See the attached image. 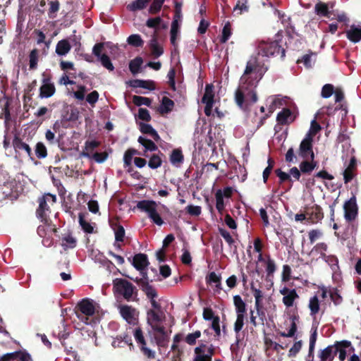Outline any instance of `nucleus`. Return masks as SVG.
I'll use <instances>...</instances> for the list:
<instances>
[{
    "label": "nucleus",
    "instance_id": "nucleus-42",
    "mask_svg": "<svg viewBox=\"0 0 361 361\" xmlns=\"http://www.w3.org/2000/svg\"><path fill=\"white\" fill-rule=\"evenodd\" d=\"M277 121L281 124L290 123L293 121L291 117V112L288 109H284L279 112L277 115Z\"/></svg>",
    "mask_w": 361,
    "mask_h": 361
},
{
    "label": "nucleus",
    "instance_id": "nucleus-45",
    "mask_svg": "<svg viewBox=\"0 0 361 361\" xmlns=\"http://www.w3.org/2000/svg\"><path fill=\"white\" fill-rule=\"evenodd\" d=\"M78 218L79 224L82 227V229L84 231V232L87 233H92L94 232V227L92 226L90 223L87 222L85 219L84 214L82 213H80Z\"/></svg>",
    "mask_w": 361,
    "mask_h": 361
},
{
    "label": "nucleus",
    "instance_id": "nucleus-48",
    "mask_svg": "<svg viewBox=\"0 0 361 361\" xmlns=\"http://www.w3.org/2000/svg\"><path fill=\"white\" fill-rule=\"evenodd\" d=\"M215 198L216 208L220 214H222L225 207L222 190H218L216 192Z\"/></svg>",
    "mask_w": 361,
    "mask_h": 361
},
{
    "label": "nucleus",
    "instance_id": "nucleus-40",
    "mask_svg": "<svg viewBox=\"0 0 361 361\" xmlns=\"http://www.w3.org/2000/svg\"><path fill=\"white\" fill-rule=\"evenodd\" d=\"M140 130L143 134H149L152 135L155 141H158V133L152 127L151 125L147 124L145 123H140Z\"/></svg>",
    "mask_w": 361,
    "mask_h": 361
},
{
    "label": "nucleus",
    "instance_id": "nucleus-13",
    "mask_svg": "<svg viewBox=\"0 0 361 361\" xmlns=\"http://www.w3.org/2000/svg\"><path fill=\"white\" fill-rule=\"evenodd\" d=\"M312 138H310L309 135H306L302 140L299 147L298 155L302 159L314 160V156L312 151Z\"/></svg>",
    "mask_w": 361,
    "mask_h": 361
},
{
    "label": "nucleus",
    "instance_id": "nucleus-18",
    "mask_svg": "<svg viewBox=\"0 0 361 361\" xmlns=\"http://www.w3.org/2000/svg\"><path fill=\"white\" fill-rule=\"evenodd\" d=\"M336 346L337 353H338V358L340 361L345 360L348 353L354 351V348L351 345V343L348 341H342L335 343Z\"/></svg>",
    "mask_w": 361,
    "mask_h": 361
},
{
    "label": "nucleus",
    "instance_id": "nucleus-29",
    "mask_svg": "<svg viewBox=\"0 0 361 361\" xmlns=\"http://www.w3.org/2000/svg\"><path fill=\"white\" fill-rule=\"evenodd\" d=\"M127 83L129 85V86L134 88L142 87L149 90H154L155 88L154 84L152 81L135 79L129 80Z\"/></svg>",
    "mask_w": 361,
    "mask_h": 361
},
{
    "label": "nucleus",
    "instance_id": "nucleus-34",
    "mask_svg": "<svg viewBox=\"0 0 361 361\" xmlns=\"http://www.w3.org/2000/svg\"><path fill=\"white\" fill-rule=\"evenodd\" d=\"M29 69L30 70H35L37 68L39 58V51L35 48L30 51L29 56Z\"/></svg>",
    "mask_w": 361,
    "mask_h": 361
},
{
    "label": "nucleus",
    "instance_id": "nucleus-9",
    "mask_svg": "<svg viewBox=\"0 0 361 361\" xmlns=\"http://www.w3.org/2000/svg\"><path fill=\"white\" fill-rule=\"evenodd\" d=\"M137 207L141 211L147 213L152 221L158 225V212L157 211V204L154 201H140L137 204Z\"/></svg>",
    "mask_w": 361,
    "mask_h": 361
},
{
    "label": "nucleus",
    "instance_id": "nucleus-19",
    "mask_svg": "<svg viewBox=\"0 0 361 361\" xmlns=\"http://www.w3.org/2000/svg\"><path fill=\"white\" fill-rule=\"evenodd\" d=\"M280 293L283 296V302L287 307H292L294 301L299 298L295 289L283 288L280 290Z\"/></svg>",
    "mask_w": 361,
    "mask_h": 361
},
{
    "label": "nucleus",
    "instance_id": "nucleus-59",
    "mask_svg": "<svg viewBox=\"0 0 361 361\" xmlns=\"http://www.w3.org/2000/svg\"><path fill=\"white\" fill-rule=\"evenodd\" d=\"M327 250H328L327 245L324 243H320L317 244L314 247L312 252H315L319 254L322 257H325L326 252Z\"/></svg>",
    "mask_w": 361,
    "mask_h": 361
},
{
    "label": "nucleus",
    "instance_id": "nucleus-2",
    "mask_svg": "<svg viewBox=\"0 0 361 361\" xmlns=\"http://www.w3.org/2000/svg\"><path fill=\"white\" fill-rule=\"evenodd\" d=\"M154 279L150 278L148 274H144L143 277L136 280L141 286L147 298L150 300L152 308L147 312V331L152 343L158 345V304L155 300L157 291L150 284Z\"/></svg>",
    "mask_w": 361,
    "mask_h": 361
},
{
    "label": "nucleus",
    "instance_id": "nucleus-56",
    "mask_svg": "<svg viewBox=\"0 0 361 361\" xmlns=\"http://www.w3.org/2000/svg\"><path fill=\"white\" fill-rule=\"evenodd\" d=\"M99 60L102 65L109 71H113L114 70V66H113L110 58L106 54H103Z\"/></svg>",
    "mask_w": 361,
    "mask_h": 361
},
{
    "label": "nucleus",
    "instance_id": "nucleus-17",
    "mask_svg": "<svg viewBox=\"0 0 361 361\" xmlns=\"http://www.w3.org/2000/svg\"><path fill=\"white\" fill-rule=\"evenodd\" d=\"M148 264L147 256L145 254H136L133 258L132 264L137 270L140 271L142 276L144 274H148L147 272L144 271Z\"/></svg>",
    "mask_w": 361,
    "mask_h": 361
},
{
    "label": "nucleus",
    "instance_id": "nucleus-49",
    "mask_svg": "<svg viewBox=\"0 0 361 361\" xmlns=\"http://www.w3.org/2000/svg\"><path fill=\"white\" fill-rule=\"evenodd\" d=\"M202 333L200 331L197 330L192 333H190L184 338L185 342L190 345H194L197 343V340L200 338Z\"/></svg>",
    "mask_w": 361,
    "mask_h": 361
},
{
    "label": "nucleus",
    "instance_id": "nucleus-6",
    "mask_svg": "<svg viewBox=\"0 0 361 361\" xmlns=\"http://www.w3.org/2000/svg\"><path fill=\"white\" fill-rule=\"evenodd\" d=\"M215 352V348L212 344L207 345L201 343L194 349V356L190 361H212Z\"/></svg>",
    "mask_w": 361,
    "mask_h": 361
},
{
    "label": "nucleus",
    "instance_id": "nucleus-22",
    "mask_svg": "<svg viewBox=\"0 0 361 361\" xmlns=\"http://www.w3.org/2000/svg\"><path fill=\"white\" fill-rule=\"evenodd\" d=\"M44 224L38 226L37 229V234L42 238H46L47 235H49L51 233H56L57 228L51 223L49 222L47 219V222L43 221Z\"/></svg>",
    "mask_w": 361,
    "mask_h": 361
},
{
    "label": "nucleus",
    "instance_id": "nucleus-8",
    "mask_svg": "<svg viewBox=\"0 0 361 361\" xmlns=\"http://www.w3.org/2000/svg\"><path fill=\"white\" fill-rule=\"evenodd\" d=\"M146 25L153 29L152 38L150 40L149 47L152 54L154 58L158 57V16L147 20Z\"/></svg>",
    "mask_w": 361,
    "mask_h": 361
},
{
    "label": "nucleus",
    "instance_id": "nucleus-64",
    "mask_svg": "<svg viewBox=\"0 0 361 361\" xmlns=\"http://www.w3.org/2000/svg\"><path fill=\"white\" fill-rule=\"evenodd\" d=\"M321 129L320 126L316 122L315 120L312 121L310 128L306 135H309L310 138L315 135Z\"/></svg>",
    "mask_w": 361,
    "mask_h": 361
},
{
    "label": "nucleus",
    "instance_id": "nucleus-28",
    "mask_svg": "<svg viewBox=\"0 0 361 361\" xmlns=\"http://www.w3.org/2000/svg\"><path fill=\"white\" fill-rule=\"evenodd\" d=\"M71 49V45L66 39L59 40L56 46V53L59 56L66 55Z\"/></svg>",
    "mask_w": 361,
    "mask_h": 361
},
{
    "label": "nucleus",
    "instance_id": "nucleus-31",
    "mask_svg": "<svg viewBox=\"0 0 361 361\" xmlns=\"http://www.w3.org/2000/svg\"><path fill=\"white\" fill-rule=\"evenodd\" d=\"M100 145L97 140H87L85 143V150L81 153L82 157L90 158L93 151Z\"/></svg>",
    "mask_w": 361,
    "mask_h": 361
},
{
    "label": "nucleus",
    "instance_id": "nucleus-27",
    "mask_svg": "<svg viewBox=\"0 0 361 361\" xmlns=\"http://www.w3.org/2000/svg\"><path fill=\"white\" fill-rule=\"evenodd\" d=\"M335 344L324 348L319 355L321 361H332L337 354Z\"/></svg>",
    "mask_w": 361,
    "mask_h": 361
},
{
    "label": "nucleus",
    "instance_id": "nucleus-46",
    "mask_svg": "<svg viewBox=\"0 0 361 361\" xmlns=\"http://www.w3.org/2000/svg\"><path fill=\"white\" fill-rule=\"evenodd\" d=\"M128 44L135 47H142L144 44V41L142 39L140 35L133 34L130 35L127 39Z\"/></svg>",
    "mask_w": 361,
    "mask_h": 361
},
{
    "label": "nucleus",
    "instance_id": "nucleus-58",
    "mask_svg": "<svg viewBox=\"0 0 361 361\" xmlns=\"http://www.w3.org/2000/svg\"><path fill=\"white\" fill-rule=\"evenodd\" d=\"M295 319H296V317H291V320H292V322H291V325H290V329L288 331V333H285V332H281L280 333V335L283 337H293L296 331H297V326H296V324H295Z\"/></svg>",
    "mask_w": 361,
    "mask_h": 361
},
{
    "label": "nucleus",
    "instance_id": "nucleus-36",
    "mask_svg": "<svg viewBox=\"0 0 361 361\" xmlns=\"http://www.w3.org/2000/svg\"><path fill=\"white\" fill-rule=\"evenodd\" d=\"M206 279L208 283H214L215 285L216 291L219 292L222 289L221 283V277L220 275H218L215 272L212 271L209 273Z\"/></svg>",
    "mask_w": 361,
    "mask_h": 361
},
{
    "label": "nucleus",
    "instance_id": "nucleus-24",
    "mask_svg": "<svg viewBox=\"0 0 361 361\" xmlns=\"http://www.w3.org/2000/svg\"><path fill=\"white\" fill-rule=\"evenodd\" d=\"M111 345L114 348H123L126 345H129L130 348L133 347L131 337L126 334L117 336L112 341Z\"/></svg>",
    "mask_w": 361,
    "mask_h": 361
},
{
    "label": "nucleus",
    "instance_id": "nucleus-30",
    "mask_svg": "<svg viewBox=\"0 0 361 361\" xmlns=\"http://www.w3.org/2000/svg\"><path fill=\"white\" fill-rule=\"evenodd\" d=\"M251 290L255 300V309L257 310V314H259V312L262 307V299L264 297V294L261 290L253 286H251Z\"/></svg>",
    "mask_w": 361,
    "mask_h": 361
},
{
    "label": "nucleus",
    "instance_id": "nucleus-23",
    "mask_svg": "<svg viewBox=\"0 0 361 361\" xmlns=\"http://www.w3.org/2000/svg\"><path fill=\"white\" fill-rule=\"evenodd\" d=\"M346 37L353 43H357L361 40V26L351 25L345 31Z\"/></svg>",
    "mask_w": 361,
    "mask_h": 361
},
{
    "label": "nucleus",
    "instance_id": "nucleus-21",
    "mask_svg": "<svg viewBox=\"0 0 361 361\" xmlns=\"http://www.w3.org/2000/svg\"><path fill=\"white\" fill-rule=\"evenodd\" d=\"M135 309L128 305H123L120 308V314L122 317L130 324H135L137 319L135 314Z\"/></svg>",
    "mask_w": 361,
    "mask_h": 361
},
{
    "label": "nucleus",
    "instance_id": "nucleus-39",
    "mask_svg": "<svg viewBox=\"0 0 361 361\" xmlns=\"http://www.w3.org/2000/svg\"><path fill=\"white\" fill-rule=\"evenodd\" d=\"M142 63L143 60L140 56H137L136 58L130 61L129 69L133 75H135L140 72Z\"/></svg>",
    "mask_w": 361,
    "mask_h": 361
},
{
    "label": "nucleus",
    "instance_id": "nucleus-7",
    "mask_svg": "<svg viewBox=\"0 0 361 361\" xmlns=\"http://www.w3.org/2000/svg\"><path fill=\"white\" fill-rule=\"evenodd\" d=\"M114 288L118 294L129 301L132 299L135 287L126 279H117L114 281Z\"/></svg>",
    "mask_w": 361,
    "mask_h": 361
},
{
    "label": "nucleus",
    "instance_id": "nucleus-41",
    "mask_svg": "<svg viewBox=\"0 0 361 361\" xmlns=\"http://www.w3.org/2000/svg\"><path fill=\"white\" fill-rule=\"evenodd\" d=\"M355 168V161L354 159H352L350 160V162L348 165V166L346 168V169L343 172V178L345 183H347L350 182L354 177V170Z\"/></svg>",
    "mask_w": 361,
    "mask_h": 361
},
{
    "label": "nucleus",
    "instance_id": "nucleus-60",
    "mask_svg": "<svg viewBox=\"0 0 361 361\" xmlns=\"http://www.w3.org/2000/svg\"><path fill=\"white\" fill-rule=\"evenodd\" d=\"M265 264L267 276H271L276 271L275 262L270 257H268L267 259L265 261Z\"/></svg>",
    "mask_w": 361,
    "mask_h": 361
},
{
    "label": "nucleus",
    "instance_id": "nucleus-54",
    "mask_svg": "<svg viewBox=\"0 0 361 361\" xmlns=\"http://www.w3.org/2000/svg\"><path fill=\"white\" fill-rule=\"evenodd\" d=\"M248 6L246 0H239L233 8V12L237 15H240L245 11H247Z\"/></svg>",
    "mask_w": 361,
    "mask_h": 361
},
{
    "label": "nucleus",
    "instance_id": "nucleus-1",
    "mask_svg": "<svg viewBox=\"0 0 361 361\" xmlns=\"http://www.w3.org/2000/svg\"><path fill=\"white\" fill-rule=\"evenodd\" d=\"M267 68L261 66L256 58H251L246 64L235 92V102L241 109L255 103L257 96L255 88Z\"/></svg>",
    "mask_w": 361,
    "mask_h": 361
},
{
    "label": "nucleus",
    "instance_id": "nucleus-4",
    "mask_svg": "<svg viewBox=\"0 0 361 361\" xmlns=\"http://www.w3.org/2000/svg\"><path fill=\"white\" fill-rule=\"evenodd\" d=\"M95 307L93 300L89 298H84L80 301L75 307V314L78 318L86 324H90L92 319L90 317L94 314Z\"/></svg>",
    "mask_w": 361,
    "mask_h": 361
},
{
    "label": "nucleus",
    "instance_id": "nucleus-51",
    "mask_svg": "<svg viewBox=\"0 0 361 361\" xmlns=\"http://www.w3.org/2000/svg\"><path fill=\"white\" fill-rule=\"evenodd\" d=\"M132 100L133 103L137 106H140L142 105L149 106L152 103V100L149 98L137 95H134Z\"/></svg>",
    "mask_w": 361,
    "mask_h": 361
},
{
    "label": "nucleus",
    "instance_id": "nucleus-15",
    "mask_svg": "<svg viewBox=\"0 0 361 361\" xmlns=\"http://www.w3.org/2000/svg\"><path fill=\"white\" fill-rule=\"evenodd\" d=\"M344 217L347 221H353L357 215V205L355 196L345 202L343 205Z\"/></svg>",
    "mask_w": 361,
    "mask_h": 361
},
{
    "label": "nucleus",
    "instance_id": "nucleus-57",
    "mask_svg": "<svg viewBox=\"0 0 361 361\" xmlns=\"http://www.w3.org/2000/svg\"><path fill=\"white\" fill-rule=\"evenodd\" d=\"M49 8L48 11L49 17L51 18H55V13L59 11V2L56 1H51L49 2Z\"/></svg>",
    "mask_w": 361,
    "mask_h": 361
},
{
    "label": "nucleus",
    "instance_id": "nucleus-33",
    "mask_svg": "<svg viewBox=\"0 0 361 361\" xmlns=\"http://www.w3.org/2000/svg\"><path fill=\"white\" fill-rule=\"evenodd\" d=\"M152 0H135L127 5V9L130 11H137L144 9Z\"/></svg>",
    "mask_w": 361,
    "mask_h": 361
},
{
    "label": "nucleus",
    "instance_id": "nucleus-55",
    "mask_svg": "<svg viewBox=\"0 0 361 361\" xmlns=\"http://www.w3.org/2000/svg\"><path fill=\"white\" fill-rule=\"evenodd\" d=\"M317 166V163L312 160L311 162L304 161L300 164V169L303 173L311 172Z\"/></svg>",
    "mask_w": 361,
    "mask_h": 361
},
{
    "label": "nucleus",
    "instance_id": "nucleus-52",
    "mask_svg": "<svg viewBox=\"0 0 361 361\" xmlns=\"http://www.w3.org/2000/svg\"><path fill=\"white\" fill-rule=\"evenodd\" d=\"M309 308L311 315H315L319 310V302L317 296H314L310 299Z\"/></svg>",
    "mask_w": 361,
    "mask_h": 361
},
{
    "label": "nucleus",
    "instance_id": "nucleus-43",
    "mask_svg": "<svg viewBox=\"0 0 361 361\" xmlns=\"http://www.w3.org/2000/svg\"><path fill=\"white\" fill-rule=\"evenodd\" d=\"M114 231L116 242H123L125 238V229L123 226L115 224L111 226Z\"/></svg>",
    "mask_w": 361,
    "mask_h": 361
},
{
    "label": "nucleus",
    "instance_id": "nucleus-44",
    "mask_svg": "<svg viewBox=\"0 0 361 361\" xmlns=\"http://www.w3.org/2000/svg\"><path fill=\"white\" fill-rule=\"evenodd\" d=\"M138 142L145 147L146 151L152 152L157 149V145L152 140L142 136L139 137Z\"/></svg>",
    "mask_w": 361,
    "mask_h": 361
},
{
    "label": "nucleus",
    "instance_id": "nucleus-12",
    "mask_svg": "<svg viewBox=\"0 0 361 361\" xmlns=\"http://www.w3.org/2000/svg\"><path fill=\"white\" fill-rule=\"evenodd\" d=\"M214 87L212 84H208L205 87L204 94L202 99V103L205 104L204 113L207 116L212 114L214 104Z\"/></svg>",
    "mask_w": 361,
    "mask_h": 361
},
{
    "label": "nucleus",
    "instance_id": "nucleus-14",
    "mask_svg": "<svg viewBox=\"0 0 361 361\" xmlns=\"http://www.w3.org/2000/svg\"><path fill=\"white\" fill-rule=\"evenodd\" d=\"M133 335L142 353L148 358H154L155 356L154 352L147 347V343L142 329L140 328H136L133 332Z\"/></svg>",
    "mask_w": 361,
    "mask_h": 361
},
{
    "label": "nucleus",
    "instance_id": "nucleus-47",
    "mask_svg": "<svg viewBox=\"0 0 361 361\" xmlns=\"http://www.w3.org/2000/svg\"><path fill=\"white\" fill-rule=\"evenodd\" d=\"M315 54H310L304 55L301 59H298V63H303L307 68H311L315 62Z\"/></svg>",
    "mask_w": 361,
    "mask_h": 361
},
{
    "label": "nucleus",
    "instance_id": "nucleus-16",
    "mask_svg": "<svg viewBox=\"0 0 361 361\" xmlns=\"http://www.w3.org/2000/svg\"><path fill=\"white\" fill-rule=\"evenodd\" d=\"M167 92H164L159 102V115L166 117L173 111L175 107L174 102L167 96Z\"/></svg>",
    "mask_w": 361,
    "mask_h": 361
},
{
    "label": "nucleus",
    "instance_id": "nucleus-35",
    "mask_svg": "<svg viewBox=\"0 0 361 361\" xmlns=\"http://www.w3.org/2000/svg\"><path fill=\"white\" fill-rule=\"evenodd\" d=\"M170 161L172 165L179 167L183 161V155L181 150L173 149L170 155Z\"/></svg>",
    "mask_w": 361,
    "mask_h": 361
},
{
    "label": "nucleus",
    "instance_id": "nucleus-20",
    "mask_svg": "<svg viewBox=\"0 0 361 361\" xmlns=\"http://www.w3.org/2000/svg\"><path fill=\"white\" fill-rule=\"evenodd\" d=\"M12 145L16 153H20V152L24 151L29 157H31V147L28 144L23 142L18 135H14V137L12 140Z\"/></svg>",
    "mask_w": 361,
    "mask_h": 361
},
{
    "label": "nucleus",
    "instance_id": "nucleus-25",
    "mask_svg": "<svg viewBox=\"0 0 361 361\" xmlns=\"http://www.w3.org/2000/svg\"><path fill=\"white\" fill-rule=\"evenodd\" d=\"M54 84H44L39 87V97L40 99L50 98L56 93Z\"/></svg>",
    "mask_w": 361,
    "mask_h": 361
},
{
    "label": "nucleus",
    "instance_id": "nucleus-50",
    "mask_svg": "<svg viewBox=\"0 0 361 361\" xmlns=\"http://www.w3.org/2000/svg\"><path fill=\"white\" fill-rule=\"evenodd\" d=\"M35 152L38 159H44L47 156V149L43 142H39L36 144Z\"/></svg>",
    "mask_w": 361,
    "mask_h": 361
},
{
    "label": "nucleus",
    "instance_id": "nucleus-3",
    "mask_svg": "<svg viewBox=\"0 0 361 361\" xmlns=\"http://www.w3.org/2000/svg\"><path fill=\"white\" fill-rule=\"evenodd\" d=\"M281 34L278 33L274 40H261L257 47L258 54L262 56L269 57L281 54V57H283L285 50L281 47Z\"/></svg>",
    "mask_w": 361,
    "mask_h": 361
},
{
    "label": "nucleus",
    "instance_id": "nucleus-10",
    "mask_svg": "<svg viewBox=\"0 0 361 361\" xmlns=\"http://www.w3.org/2000/svg\"><path fill=\"white\" fill-rule=\"evenodd\" d=\"M62 322H63V319H62ZM63 330L61 329V327L59 326L58 331H54V334L56 335L57 337L59 338V340L61 342L62 345L64 347L67 355H71L73 357L75 361H77V357L78 353L76 351L73 350L72 347H68L67 343L65 342V340L68 338L69 336V331H67V326H66L63 323L61 326Z\"/></svg>",
    "mask_w": 361,
    "mask_h": 361
},
{
    "label": "nucleus",
    "instance_id": "nucleus-11",
    "mask_svg": "<svg viewBox=\"0 0 361 361\" xmlns=\"http://www.w3.org/2000/svg\"><path fill=\"white\" fill-rule=\"evenodd\" d=\"M0 361H33L31 355L25 349L4 354Z\"/></svg>",
    "mask_w": 361,
    "mask_h": 361
},
{
    "label": "nucleus",
    "instance_id": "nucleus-37",
    "mask_svg": "<svg viewBox=\"0 0 361 361\" xmlns=\"http://www.w3.org/2000/svg\"><path fill=\"white\" fill-rule=\"evenodd\" d=\"M137 153V150L134 149H128L126 151L123 156V166L124 168H128V171L130 172L132 169V159L134 154Z\"/></svg>",
    "mask_w": 361,
    "mask_h": 361
},
{
    "label": "nucleus",
    "instance_id": "nucleus-5",
    "mask_svg": "<svg viewBox=\"0 0 361 361\" xmlns=\"http://www.w3.org/2000/svg\"><path fill=\"white\" fill-rule=\"evenodd\" d=\"M56 202V195L50 193L45 194L38 199L39 207L36 210V215L41 221L47 222L51 212L50 205H53Z\"/></svg>",
    "mask_w": 361,
    "mask_h": 361
},
{
    "label": "nucleus",
    "instance_id": "nucleus-63",
    "mask_svg": "<svg viewBox=\"0 0 361 361\" xmlns=\"http://www.w3.org/2000/svg\"><path fill=\"white\" fill-rule=\"evenodd\" d=\"M109 154L106 152H95L92 154L91 157L97 163L104 162L108 157Z\"/></svg>",
    "mask_w": 361,
    "mask_h": 361
},
{
    "label": "nucleus",
    "instance_id": "nucleus-53",
    "mask_svg": "<svg viewBox=\"0 0 361 361\" xmlns=\"http://www.w3.org/2000/svg\"><path fill=\"white\" fill-rule=\"evenodd\" d=\"M231 34H232V32H231V24H230V23L227 22L225 24V25L224 26L223 30H222V35H221V37L220 39L221 42H222V43L226 42L228 40V39L230 38Z\"/></svg>",
    "mask_w": 361,
    "mask_h": 361
},
{
    "label": "nucleus",
    "instance_id": "nucleus-61",
    "mask_svg": "<svg viewBox=\"0 0 361 361\" xmlns=\"http://www.w3.org/2000/svg\"><path fill=\"white\" fill-rule=\"evenodd\" d=\"M99 92L97 90H94L87 95L86 101L92 106H94L95 104L97 102L99 99Z\"/></svg>",
    "mask_w": 361,
    "mask_h": 361
},
{
    "label": "nucleus",
    "instance_id": "nucleus-62",
    "mask_svg": "<svg viewBox=\"0 0 361 361\" xmlns=\"http://www.w3.org/2000/svg\"><path fill=\"white\" fill-rule=\"evenodd\" d=\"M186 212L191 216H199L202 212V208L200 206L190 204L185 208Z\"/></svg>",
    "mask_w": 361,
    "mask_h": 361
},
{
    "label": "nucleus",
    "instance_id": "nucleus-32",
    "mask_svg": "<svg viewBox=\"0 0 361 361\" xmlns=\"http://www.w3.org/2000/svg\"><path fill=\"white\" fill-rule=\"evenodd\" d=\"M233 302L235 307L236 316L245 317L246 312L245 303L240 295L233 297Z\"/></svg>",
    "mask_w": 361,
    "mask_h": 361
},
{
    "label": "nucleus",
    "instance_id": "nucleus-26",
    "mask_svg": "<svg viewBox=\"0 0 361 361\" xmlns=\"http://www.w3.org/2000/svg\"><path fill=\"white\" fill-rule=\"evenodd\" d=\"M180 37V25L177 20H173L170 30V41L173 47L178 46V39Z\"/></svg>",
    "mask_w": 361,
    "mask_h": 361
},
{
    "label": "nucleus",
    "instance_id": "nucleus-38",
    "mask_svg": "<svg viewBox=\"0 0 361 361\" xmlns=\"http://www.w3.org/2000/svg\"><path fill=\"white\" fill-rule=\"evenodd\" d=\"M76 239L72 235L71 233L62 238L61 245L64 250L68 249L74 248L76 246Z\"/></svg>",
    "mask_w": 361,
    "mask_h": 361
}]
</instances>
